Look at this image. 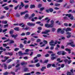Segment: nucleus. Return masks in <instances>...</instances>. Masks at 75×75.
<instances>
[{
  "label": "nucleus",
  "mask_w": 75,
  "mask_h": 75,
  "mask_svg": "<svg viewBox=\"0 0 75 75\" xmlns=\"http://www.w3.org/2000/svg\"><path fill=\"white\" fill-rule=\"evenodd\" d=\"M63 16H68V17H69V18H70V19H71V20H73V19H74V17H73V16L71 14H67L66 15L65 14H63Z\"/></svg>",
  "instance_id": "nucleus-1"
},
{
  "label": "nucleus",
  "mask_w": 75,
  "mask_h": 75,
  "mask_svg": "<svg viewBox=\"0 0 75 75\" xmlns=\"http://www.w3.org/2000/svg\"><path fill=\"white\" fill-rule=\"evenodd\" d=\"M54 26V25L52 24H49L48 23H46L45 24V27L47 28H51L52 27Z\"/></svg>",
  "instance_id": "nucleus-2"
},
{
  "label": "nucleus",
  "mask_w": 75,
  "mask_h": 75,
  "mask_svg": "<svg viewBox=\"0 0 75 75\" xmlns=\"http://www.w3.org/2000/svg\"><path fill=\"white\" fill-rule=\"evenodd\" d=\"M50 45L51 46H55V44H57V43L54 42L53 40H51L50 42H49Z\"/></svg>",
  "instance_id": "nucleus-3"
},
{
  "label": "nucleus",
  "mask_w": 75,
  "mask_h": 75,
  "mask_svg": "<svg viewBox=\"0 0 75 75\" xmlns=\"http://www.w3.org/2000/svg\"><path fill=\"white\" fill-rule=\"evenodd\" d=\"M67 45H70L72 47H75V45L74 44V42L73 41H71V42L67 43Z\"/></svg>",
  "instance_id": "nucleus-4"
},
{
  "label": "nucleus",
  "mask_w": 75,
  "mask_h": 75,
  "mask_svg": "<svg viewBox=\"0 0 75 75\" xmlns=\"http://www.w3.org/2000/svg\"><path fill=\"white\" fill-rule=\"evenodd\" d=\"M56 54L55 53L53 54H51V59H52V60H54V59H55L56 58V57H57V56H55Z\"/></svg>",
  "instance_id": "nucleus-5"
},
{
  "label": "nucleus",
  "mask_w": 75,
  "mask_h": 75,
  "mask_svg": "<svg viewBox=\"0 0 75 75\" xmlns=\"http://www.w3.org/2000/svg\"><path fill=\"white\" fill-rule=\"evenodd\" d=\"M63 30H65L66 31H72V29L70 28H64Z\"/></svg>",
  "instance_id": "nucleus-6"
},
{
  "label": "nucleus",
  "mask_w": 75,
  "mask_h": 75,
  "mask_svg": "<svg viewBox=\"0 0 75 75\" xmlns=\"http://www.w3.org/2000/svg\"><path fill=\"white\" fill-rule=\"evenodd\" d=\"M9 58V57H4V59H5L4 60H3V59L1 60V62H4L7 61L8 59Z\"/></svg>",
  "instance_id": "nucleus-7"
},
{
  "label": "nucleus",
  "mask_w": 75,
  "mask_h": 75,
  "mask_svg": "<svg viewBox=\"0 0 75 75\" xmlns=\"http://www.w3.org/2000/svg\"><path fill=\"white\" fill-rule=\"evenodd\" d=\"M19 54L20 55H25V54H28H28L27 53H22V52L21 51H20L18 52Z\"/></svg>",
  "instance_id": "nucleus-8"
},
{
  "label": "nucleus",
  "mask_w": 75,
  "mask_h": 75,
  "mask_svg": "<svg viewBox=\"0 0 75 75\" xmlns=\"http://www.w3.org/2000/svg\"><path fill=\"white\" fill-rule=\"evenodd\" d=\"M66 34L68 35L67 36V38H69L71 37V33L70 32H67V33Z\"/></svg>",
  "instance_id": "nucleus-9"
},
{
  "label": "nucleus",
  "mask_w": 75,
  "mask_h": 75,
  "mask_svg": "<svg viewBox=\"0 0 75 75\" xmlns=\"http://www.w3.org/2000/svg\"><path fill=\"white\" fill-rule=\"evenodd\" d=\"M49 32H50V30H46L45 32H42V34H47L48 33H49Z\"/></svg>",
  "instance_id": "nucleus-10"
},
{
  "label": "nucleus",
  "mask_w": 75,
  "mask_h": 75,
  "mask_svg": "<svg viewBox=\"0 0 75 75\" xmlns=\"http://www.w3.org/2000/svg\"><path fill=\"white\" fill-rule=\"evenodd\" d=\"M11 36L13 38H14V39H16V37H18V35H12Z\"/></svg>",
  "instance_id": "nucleus-11"
},
{
  "label": "nucleus",
  "mask_w": 75,
  "mask_h": 75,
  "mask_svg": "<svg viewBox=\"0 0 75 75\" xmlns=\"http://www.w3.org/2000/svg\"><path fill=\"white\" fill-rule=\"evenodd\" d=\"M24 6V5L23 3V2H21V5H20V6L19 7V9H21V7L22 6V7H23Z\"/></svg>",
  "instance_id": "nucleus-12"
},
{
  "label": "nucleus",
  "mask_w": 75,
  "mask_h": 75,
  "mask_svg": "<svg viewBox=\"0 0 75 75\" xmlns=\"http://www.w3.org/2000/svg\"><path fill=\"white\" fill-rule=\"evenodd\" d=\"M28 25H29L30 26H32V25H35V23H27Z\"/></svg>",
  "instance_id": "nucleus-13"
},
{
  "label": "nucleus",
  "mask_w": 75,
  "mask_h": 75,
  "mask_svg": "<svg viewBox=\"0 0 75 75\" xmlns=\"http://www.w3.org/2000/svg\"><path fill=\"white\" fill-rule=\"evenodd\" d=\"M5 55H10V56H11V55H13V54L12 52H8L6 53Z\"/></svg>",
  "instance_id": "nucleus-14"
},
{
  "label": "nucleus",
  "mask_w": 75,
  "mask_h": 75,
  "mask_svg": "<svg viewBox=\"0 0 75 75\" xmlns=\"http://www.w3.org/2000/svg\"><path fill=\"white\" fill-rule=\"evenodd\" d=\"M28 11H26L23 12H21V15H23V14H25V13H28Z\"/></svg>",
  "instance_id": "nucleus-15"
},
{
  "label": "nucleus",
  "mask_w": 75,
  "mask_h": 75,
  "mask_svg": "<svg viewBox=\"0 0 75 75\" xmlns=\"http://www.w3.org/2000/svg\"><path fill=\"white\" fill-rule=\"evenodd\" d=\"M46 69V67H42V68L40 69V70L41 71H44V69Z\"/></svg>",
  "instance_id": "nucleus-16"
},
{
  "label": "nucleus",
  "mask_w": 75,
  "mask_h": 75,
  "mask_svg": "<svg viewBox=\"0 0 75 75\" xmlns=\"http://www.w3.org/2000/svg\"><path fill=\"white\" fill-rule=\"evenodd\" d=\"M57 60L58 61H59V63L62 62H63V60H62L61 61H60V58H58L57 59Z\"/></svg>",
  "instance_id": "nucleus-17"
},
{
  "label": "nucleus",
  "mask_w": 75,
  "mask_h": 75,
  "mask_svg": "<svg viewBox=\"0 0 75 75\" xmlns=\"http://www.w3.org/2000/svg\"><path fill=\"white\" fill-rule=\"evenodd\" d=\"M11 61H12V59H9L6 62L7 63H9V62H11Z\"/></svg>",
  "instance_id": "nucleus-18"
},
{
  "label": "nucleus",
  "mask_w": 75,
  "mask_h": 75,
  "mask_svg": "<svg viewBox=\"0 0 75 75\" xmlns=\"http://www.w3.org/2000/svg\"><path fill=\"white\" fill-rule=\"evenodd\" d=\"M70 3L71 4H74V3H75V1L74 0H70Z\"/></svg>",
  "instance_id": "nucleus-19"
},
{
  "label": "nucleus",
  "mask_w": 75,
  "mask_h": 75,
  "mask_svg": "<svg viewBox=\"0 0 75 75\" xmlns=\"http://www.w3.org/2000/svg\"><path fill=\"white\" fill-rule=\"evenodd\" d=\"M35 7V6L34 5H30V8H34Z\"/></svg>",
  "instance_id": "nucleus-20"
},
{
  "label": "nucleus",
  "mask_w": 75,
  "mask_h": 75,
  "mask_svg": "<svg viewBox=\"0 0 75 75\" xmlns=\"http://www.w3.org/2000/svg\"><path fill=\"white\" fill-rule=\"evenodd\" d=\"M2 23L3 24H6L7 23V21H2Z\"/></svg>",
  "instance_id": "nucleus-21"
},
{
  "label": "nucleus",
  "mask_w": 75,
  "mask_h": 75,
  "mask_svg": "<svg viewBox=\"0 0 75 75\" xmlns=\"http://www.w3.org/2000/svg\"><path fill=\"white\" fill-rule=\"evenodd\" d=\"M14 29L16 31H19V28L18 27H16L14 28Z\"/></svg>",
  "instance_id": "nucleus-22"
},
{
  "label": "nucleus",
  "mask_w": 75,
  "mask_h": 75,
  "mask_svg": "<svg viewBox=\"0 0 75 75\" xmlns=\"http://www.w3.org/2000/svg\"><path fill=\"white\" fill-rule=\"evenodd\" d=\"M60 4H59L56 3L55 4V6H56L57 7H58V6H60Z\"/></svg>",
  "instance_id": "nucleus-23"
},
{
  "label": "nucleus",
  "mask_w": 75,
  "mask_h": 75,
  "mask_svg": "<svg viewBox=\"0 0 75 75\" xmlns=\"http://www.w3.org/2000/svg\"><path fill=\"white\" fill-rule=\"evenodd\" d=\"M51 64H49L47 65V68H49L51 67Z\"/></svg>",
  "instance_id": "nucleus-24"
},
{
  "label": "nucleus",
  "mask_w": 75,
  "mask_h": 75,
  "mask_svg": "<svg viewBox=\"0 0 75 75\" xmlns=\"http://www.w3.org/2000/svg\"><path fill=\"white\" fill-rule=\"evenodd\" d=\"M62 30V29L61 28H59L57 30V33H60L61 31V30Z\"/></svg>",
  "instance_id": "nucleus-25"
},
{
  "label": "nucleus",
  "mask_w": 75,
  "mask_h": 75,
  "mask_svg": "<svg viewBox=\"0 0 75 75\" xmlns=\"http://www.w3.org/2000/svg\"><path fill=\"white\" fill-rule=\"evenodd\" d=\"M62 54L63 55L66 54V52H65L64 51H62Z\"/></svg>",
  "instance_id": "nucleus-26"
},
{
  "label": "nucleus",
  "mask_w": 75,
  "mask_h": 75,
  "mask_svg": "<svg viewBox=\"0 0 75 75\" xmlns=\"http://www.w3.org/2000/svg\"><path fill=\"white\" fill-rule=\"evenodd\" d=\"M56 23L58 24L59 25L61 24V22H59V21H57L56 22Z\"/></svg>",
  "instance_id": "nucleus-27"
},
{
  "label": "nucleus",
  "mask_w": 75,
  "mask_h": 75,
  "mask_svg": "<svg viewBox=\"0 0 75 75\" xmlns=\"http://www.w3.org/2000/svg\"><path fill=\"white\" fill-rule=\"evenodd\" d=\"M56 1L57 2H58V3H61L63 1V0H57Z\"/></svg>",
  "instance_id": "nucleus-28"
},
{
  "label": "nucleus",
  "mask_w": 75,
  "mask_h": 75,
  "mask_svg": "<svg viewBox=\"0 0 75 75\" xmlns=\"http://www.w3.org/2000/svg\"><path fill=\"white\" fill-rule=\"evenodd\" d=\"M28 14H26L25 16V19H27V18H28Z\"/></svg>",
  "instance_id": "nucleus-29"
},
{
  "label": "nucleus",
  "mask_w": 75,
  "mask_h": 75,
  "mask_svg": "<svg viewBox=\"0 0 75 75\" xmlns=\"http://www.w3.org/2000/svg\"><path fill=\"white\" fill-rule=\"evenodd\" d=\"M24 72H27V71H28V69L27 68H25L24 69Z\"/></svg>",
  "instance_id": "nucleus-30"
},
{
  "label": "nucleus",
  "mask_w": 75,
  "mask_h": 75,
  "mask_svg": "<svg viewBox=\"0 0 75 75\" xmlns=\"http://www.w3.org/2000/svg\"><path fill=\"white\" fill-rule=\"evenodd\" d=\"M68 61V60L67 59H65L64 60V61L65 62V64H67V62Z\"/></svg>",
  "instance_id": "nucleus-31"
},
{
  "label": "nucleus",
  "mask_w": 75,
  "mask_h": 75,
  "mask_svg": "<svg viewBox=\"0 0 75 75\" xmlns=\"http://www.w3.org/2000/svg\"><path fill=\"white\" fill-rule=\"evenodd\" d=\"M13 32H14V30H11L10 32V34H12L13 33Z\"/></svg>",
  "instance_id": "nucleus-32"
},
{
  "label": "nucleus",
  "mask_w": 75,
  "mask_h": 75,
  "mask_svg": "<svg viewBox=\"0 0 75 75\" xmlns=\"http://www.w3.org/2000/svg\"><path fill=\"white\" fill-rule=\"evenodd\" d=\"M61 54H62V51L58 52H57V54H58V55H61Z\"/></svg>",
  "instance_id": "nucleus-33"
},
{
  "label": "nucleus",
  "mask_w": 75,
  "mask_h": 75,
  "mask_svg": "<svg viewBox=\"0 0 75 75\" xmlns=\"http://www.w3.org/2000/svg\"><path fill=\"white\" fill-rule=\"evenodd\" d=\"M67 75H71V73L69 71H67Z\"/></svg>",
  "instance_id": "nucleus-34"
},
{
  "label": "nucleus",
  "mask_w": 75,
  "mask_h": 75,
  "mask_svg": "<svg viewBox=\"0 0 75 75\" xmlns=\"http://www.w3.org/2000/svg\"><path fill=\"white\" fill-rule=\"evenodd\" d=\"M10 41L11 44H13L14 42V41L13 40H11Z\"/></svg>",
  "instance_id": "nucleus-35"
},
{
  "label": "nucleus",
  "mask_w": 75,
  "mask_h": 75,
  "mask_svg": "<svg viewBox=\"0 0 75 75\" xmlns=\"http://www.w3.org/2000/svg\"><path fill=\"white\" fill-rule=\"evenodd\" d=\"M36 66L37 67H39L40 66V63H38L36 64Z\"/></svg>",
  "instance_id": "nucleus-36"
},
{
  "label": "nucleus",
  "mask_w": 75,
  "mask_h": 75,
  "mask_svg": "<svg viewBox=\"0 0 75 75\" xmlns=\"http://www.w3.org/2000/svg\"><path fill=\"white\" fill-rule=\"evenodd\" d=\"M29 67H34L35 65L34 64H31L29 65Z\"/></svg>",
  "instance_id": "nucleus-37"
},
{
  "label": "nucleus",
  "mask_w": 75,
  "mask_h": 75,
  "mask_svg": "<svg viewBox=\"0 0 75 75\" xmlns=\"http://www.w3.org/2000/svg\"><path fill=\"white\" fill-rule=\"evenodd\" d=\"M4 69H7V65H6V64H4Z\"/></svg>",
  "instance_id": "nucleus-38"
},
{
  "label": "nucleus",
  "mask_w": 75,
  "mask_h": 75,
  "mask_svg": "<svg viewBox=\"0 0 75 75\" xmlns=\"http://www.w3.org/2000/svg\"><path fill=\"white\" fill-rule=\"evenodd\" d=\"M41 40L40 39H38L36 41V42H41Z\"/></svg>",
  "instance_id": "nucleus-39"
},
{
  "label": "nucleus",
  "mask_w": 75,
  "mask_h": 75,
  "mask_svg": "<svg viewBox=\"0 0 75 75\" xmlns=\"http://www.w3.org/2000/svg\"><path fill=\"white\" fill-rule=\"evenodd\" d=\"M42 6V5L41 4H39V5L38 6V8L41 7Z\"/></svg>",
  "instance_id": "nucleus-40"
},
{
  "label": "nucleus",
  "mask_w": 75,
  "mask_h": 75,
  "mask_svg": "<svg viewBox=\"0 0 75 75\" xmlns=\"http://www.w3.org/2000/svg\"><path fill=\"white\" fill-rule=\"evenodd\" d=\"M64 25H65V26H66V27H68L69 26L68 24L67 23H64Z\"/></svg>",
  "instance_id": "nucleus-41"
},
{
  "label": "nucleus",
  "mask_w": 75,
  "mask_h": 75,
  "mask_svg": "<svg viewBox=\"0 0 75 75\" xmlns=\"http://www.w3.org/2000/svg\"><path fill=\"white\" fill-rule=\"evenodd\" d=\"M30 32H27L26 33V35H30Z\"/></svg>",
  "instance_id": "nucleus-42"
},
{
  "label": "nucleus",
  "mask_w": 75,
  "mask_h": 75,
  "mask_svg": "<svg viewBox=\"0 0 75 75\" xmlns=\"http://www.w3.org/2000/svg\"><path fill=\"white\" fill-rule=\"evenodd\" d=\"M4 8H5V10H8L9 9L7 7V6H6L5 7H4Z\"/></svg>",
  "instance_id": "nucleus-43"
},
{
  "label": "nucleus",
  "mask_w": 75,
  "mask_h": 75,
  "mask_svg": "<svg viewBox=\"0 0 75 75\" xmlns=\"http://www.w3.org/2000/svg\"><path fill=\"white\" fill-rule=\"evenodd\" d=\"M44 10V7L41 8L40 9V11H43V10Z\"/></svg>",
  "instance_id": "nucleus-44"
},
{
  "label": "nucleus",
  "mask_w": 75,
  "mask_h": 75,
  "mask_svg": "<svg viewBox=\"0 0 75 75\" xmlns=\"http://www.w3.org/2000/svg\"><path fill=\"white\" fill-rule=\"evenodd\" d=\"M71 62H72V61L71 60H68V64H70L71 63Z\"/></svg>",
  "instance_id": "nucleus-45"
},
{
  "label": "nucleus",
  "mask_w": 75,
  "mask_h": 75,
  "mask_svg": "<svg viewBox=\"0 0 75 75\" xmlns=\"http://www.w3.org/2000/svg\"><path fill=\"white\" fill-rule=\"evenodd\" d=\"M8 74V72H6L4 73V75H6Z\"/></svg>",
  "instance_id": "nucleus-46"
},
{
  "label": "nucleus",
  "mask_w": 75,
  "mask_h": 75,
  "mask_svg": "<svg viewBox=\"0 0 75 75\" xmlns=\"http://www.w3.org/2000/svg\"><path fill=\"white\" fill-rule=\"evenodd\" d=\"M53 10L52 9V8H50L49 9V11L50 12H52V11H53Z\"/></svg>",
  "instance_id": "nucleus-47"
},
{
  "label": "nucleus",
  "mask_w": 75,
  "mask_h": 75,
  "mask_svg": "<svg viewBox=\"0 0 75 75\" xmlns=\"http://www.w3.org/2000/svg\"><path fill=\"white\" fill-rule=\"evenodd\" d=\"M29 6L28 5H25V8H28V7Z\"/></svg>",
  "instance_id": "nucleus-48"
},
{
  "label": "nucleus",
  "mask_w": 75,
  "mask_h": 75,
  "mask_svg": "<svg viewBox=\"0 0 75 75\" xmlns=\"http://www.w3.org/2000/svg\"><path fill=\"white\" fill-rule=\"evenodd\" d=\"M64 66H65V64H62L61 66V68H64Z\"/></svg>",
  "instance_id": "nucleus-49"
},
{
  "label": "nucleus",
  "mask_w": 75,
  "mask_h": 75,
  "mask_svg": "<svg viewBox=\"0 0 75 75\" xmlns=\"http://www.w3.org/2000/svg\"><path fill=\"white\" fill-rule=\"evenodd\" d=\"M60 69H61V67H59L57 68L56 69L57 70V71H58V70H59Z\"/></svg>",
  "instance_id": "nucleus-50"
},
{
  "label": "nucleus",
  "mask_w": 75,
  "mask_h": 75,
  "mask_svg": "<svg viewBox=\"0 0 75 75\" xmlns=\"http://www.w3.org/2000/svg\"><path fill=\"white\" fill-rule=\"evenodd\" d=\"M65 50L67 51H71V50L68 48L66 49Z\"/></svg>",
  "instance_id": "nucleus-51"
},
{
  "label": "nucleus",
  "mask_w": 75,
  "mask_h": 75,
  "mask_svg": "<svg viewBox=\"0 0 75 75\" xmlns=\"http://www.w3.org/2000/svg\"><path fill=\"white\" fill-rule=\"evenodd\" d=\"M31 73H25L24 74V75H30Z\"/></svg>",
  "instance_id": "nucleus-52"
},
{
  "label": "nucleus",
  "mask_w": 75,
  "mask_h": 75,
  "mask_svg": "<svg viewBox=\"0 0 75 75\" xmlns=\"http://www.w3.org/2000/svg\"><path fill=\"white\" fill-rule=\"evenodd\" d=\"M29 51H30V49H27L25 50V52H28Z\"/></svg>",
  "instance_id": "nucleus-53"
},
{
  "label": "nucleus",
  "mask_w": 75,
  "mask_h": 75,
  "mask_svg": "<svg viewBox=\"0 0 75 75\" xmlns=\"http://www.w3.org/2000/svg\"><path fill=\"white\" fill-rule=\"evenodd\" d=\"M19 50V49L18 48H15L14 50L15 51H17L18 50Z\"/></svg>",
  "instance_id": "nucleus-54"
},
{
  "label": "nucleus",
  "mask_w": 75,
  "mask_h": 75,
  "mask_svg": "<svg viewBox=\"0 0 75 75\" xmlns=\"http://www.w3.org/2000/svg\"><path fill=\"white\" fill-rule=\"evenodd\" d=\"M25 35V34L24 33H23L21 34V35L22 36Z\"/></svg>",
  "instance_id": "nucleus-55"
},
{
  "label": "nucleus",
  "mask_w": 75,
  "mask_h": 75,
  "mask_svg": "<svg viewBox=\"0 0 75 75\" xmlns=\"http://www.w3.org/2000/svg\"><path fill=\"white\" fill-rule=\"evenodd\" d=\"M52 47H50L51 50H52L54 49V46H51Z\"/></svg>",
  "instance_id": "nucleus-56"
},
{
  "label": "nucleus",
  "mask_w": 75,
  "mask_h": 75,
  "mask_svg": "<svg viewBox=\"0 0 75 75\" xmlns=\"http://www.w3.org/2000/svg\"><path fill=\"white\" fill-rule=\"evenodd\" d=\"M13 2H14V3H17V1L16 0H13Z\"/></svg>",
  "instance_id": "nucleus-57"
},
{
  "label": "nucleus",
  "mask_w": 75,
  "mask_h": 75,
  "mask_svg": "<svg viewBox=\"0 0 75 75\" xmlns=\"http://www.w3.org/2000/svg\"><path fill=\"white\" fill-rule=\"evenodd\" d=\"M3 46L4 47H7V44H3Z\"/></svg>",
  "instance_id": "nucleus-58"
},
{
  "label": "nucleus",
  "mask_w": 75,
  "mask_h": 75,
  "mask_svg": "<svg viewBox=\"0 0 75 75\" xmlns=\"http://www.w3.org/2000/svg\"><path fill=\"white\" fill-rule=\"evenodd\" d=\"M48 62V60H45V61L44 62V63H47V62Z\"/></svg>",
  "instance_id": "nucleus-59"
},
{
  "label": "nucleus",
  "mask_w": 75,
  "mask_h": 75,
  "mask_svg": "<svg viewBox=\"0 0 75 75\" xmlns=\"http://www.w3.org/2000/svg\"><path fill=\"white\" fill-rule=\"evenodd\" d=\"M23 47H24V46H23V45L21 44L20 45V48H23Z\"/></svg>",
  "instance_id": "nucleus-60"
},
{
  "label": "nucleus",
  "mask_w": 75,
  "mask_h": 75,
  "mask_svg": "<svg viewBox=\"0 0 75 75\" xmlns=\"http://www.w3.org/2000/svg\"><path fill=\"white\" fill-rule=\"evenodd\" d=\"M23 59H28V57H23Z\"/></svg>",
  "instance_id": "nucleus-61"
},
{
  "label": "nucleus",
  "mask_w": 75,
  "mask_h": 75,
  "mask_svg": "<svg viewBox=\"0 0 75 75\" xmlns=\"http://www.w3.org/2000/svg\"><path fill=\"white\" fill-rule=\"evenodd\" d=\"M43 42L44 43H45V44H47V41L46 40H44L43 41Z\"/></svg>",
  "instance_id": "nucleus-62"
},
{
  "label": "nucleus",
  "mask_w": 75,
  "mask_h": 75,
  "mask_svg": "<svg viewBox=\"0 0 75 75\" xmlns=\"http://www.w3.org/2000/svg\"><path fill=\"white\" fill-rule=\"evenodd\" d=\"M46 12L47 13H49L50 12V9H47L46 10Z\"/></svg>",
  "instance_id": "nucleus-63"
},
{
  "label": "nucleus",
  "mask_w": 75,
  "mask_h": 75,
  "mask_svg": "<svg viewBox=\"0 0 75 75\" xmlns=\"http://www.w3.org/2000/svg\"><path fill=\"white\" fill-rule=\"evenodd\" d=\"M35 14L33 13L31 15V17H34V16H35Z\"/></svg>",
  "instance_id": "nucleus-64"
}]
</instances>
